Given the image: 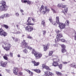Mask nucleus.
Wrapping results in <instances>:
<instances>
[{
    "instance_id": "obj_1",
    "label": "nucleus",
    "mask_w": 76,
    "mask_h": 76,
    "mask_svg": "<svg viewBox=\"0 0 76 76\" xmlns=\"http://www.w3.org/2000/svg\"><path fill=\"white\" fill-rule=\"evenodd\" d=\"M2 5L0 7V10L1 11H7L8 9V7L6 5V2L2 1L1 2Z\"/></svg>"
},
{
    "instance_id": "obj_2",
    "label": "nucleus",
    "mask_w": 76,
    "mask_h": 76,
    "mask_svg": "<svg viewBox=\"0 0 76 76\" xmlns=\"http://www.w3.org/2000/svg\"><path fill=\"white\" fill-rule=\"evenodd\" d=\"M22 47L23 48H26L29 49L31 51L32 50V48L31 47L28 46V43L26 42V40H23L22 42H21Z\"/></svg>"
},
{
    "instance_id": "obj_3",
    "label": "nucleus",
    "mask_w": 76,
    "mask_h": 76,
    "mask_svg": "<svg viewBox=\"0 0 76 76\" xmlns=\"http://www.w3.org/2000/svg\"><path fill=\"white\" fill-rule=\"evenodd\" d=\"M31 53L32 54H34L37 59H39L42 57V54L38 52H36V51H35V50L34 49H33Z\"/></svg>"
},
{
    "instance_id": "obj_4",
    "label": "nucleus",
    "mask_w": 76,
    "mask_h": 76,
    "mask_svg": "<svg viewBox=\"0 0 76 76\" xmlns=\"http://www.w3.org/2000/svg\"><path fill=\"white\" fill-rule=\"evenodd\" d=\"M25 30L29 32H31L33 31L34 28L32 26H28L25 27Z\"/></svg>"
},
{
    "instance_id": "obj_5",
    "label": "nucleus",
    "mask_w": 76,
    "mask_h": 76,
    "mask_svg": "<svg viewBox=\"0 0 76 76\" xmlns=\"http://www.w3.org/2000/svg\"><path fill=\"white\" fill-rule=\"evenodd\" d=\"M0 35L5 37L7 35V33L4 31L3 29L0 28Z\"/></svg>"
},
{
    "instance_id": "obj_6",
    "label": "nucleus",
    "mask_w": 76,
    "mask_h": 76,
    "mask_svg": "<svg viewBox=\"0 0 76 76\" xmlns=\"http://www.w3.org/2000/svg\"><path fill=\"white\" fill-rule=\"evenodd\" d=\"M49 46H50V43H48L47 44L43 45V51H47V50L49 49Z\"/></svg>"
},
{
    "instance_id": "obj_7",
    "label": "nucleus",
    "mask_w": 76,
    "mask_h": 76,
    "mask_svg": "<svg viewBox=\"0 0 76 76\" xmlns=\"http://www.w3.org/2000/svg\"><path fill=\"white\" fill-rule=\"evenodd\" d=\"M7 46L5 48H4V50H6V51H9V50H10V48H11V45H10V43H7Z\"/></svg>"
},
{
    "instance_id": "obj_8",
    "label": "nucleus",
    "mask_w": 76,
    "mask_h": 76,
    "mask_svg": "<svg viewBox=\"0 0 76 76\" xmlns=\"http://www.w3.org/2000/svg\"><path fill=\"white\" fill-rule=\"evenodd\" d=\"M59 27L60 29H64L66 27V24L63 23H60L59 24Z\"/></svg>"
},
{
    "instance_id": "obj_9",
    "label": "nucleus",
    "mask_w": 76,
    "mask_h": 76,
    "mask_svg": "<svg viewBox=\"0 0 76 76\" xmlns=\"http://www.w3.org/2000/svg\"><path fill=\"white\" fill-rule=\"evenodd\" d=\"M45 8L44 7L43 5H42L40 8V11L41 13H42L43 15L45 13V12L44 11L45 10L44 9Z\"/></svg>"
},
{
    "instance_id": "obj_10",
    "label": "nucleus",
    "mask_w": 76,
    "mask_h": 76,
    "mask_svg": "<svg viewBox=\"0 0 76 76\" xmlns=\"http://www.w3.org/2000/svg\"><path fill=\"white\" fill-rule=\"evenodd\" d=\"M42 67L44 69H46L47 70H51V69L48 66L45 65V64H42Z\"/></svg>"
},
{
    "instance_id": "obj_11",
    "label": "nucleus",
    "mask_w": 76,
    "mask_h": 76,
    "mask_svg": "<svg viewBox=\"0 0 76 76\" xmlns=\"http://www.w3.org/2000/svg\"><path fill=\"white\" fill-rule=\"evenodd\" d=\"M53 62L52 64L53 66L56 67V66H58V63L57 62V61H54V59H53Z\"/></svg>"
},
{
    "instance_id": "obj_12",
    "label": "nucleus",
    "mask_w": 76,
    "mask_h": 76,
    "mask_svg": "<svg viewBox=\"0 0 76 76\" xmlns=\"http://www.w3.org/2000/svg\"><path fill=\"white\" fill-rule=\"evenodd\" d=\"M18 68L17 67L14 68L13 73L15 75H18Z\"/></svg>"
},
{
    "instance_id": "obj_13",
    "label": "nucleus",
    "mask_w": 76,
    "mask_h": 76,
    "mask_svg": "<svg viewBox=\"0 0 76 76\" xmlns=\"http://www.w3.org/2000/svg\"><path fill=\"white\" fill-rule=\"evenodd\" d=\"M31 62L32 63H33V64H34V66H39V64H40V63L39 62H37L35 61H32Z\"/></svg>"
},
{
    "instance_id": "obj_14",
    "label": "nucleus",
    "mask_w": 76,
    "mask_h": 76,
    "mask_svg": "<svg viewBox=\"0 0 76 76\" xmlns=\"http://www.w3.org/2000/svg\"><path fill=\"white\" fill-rule=\"evenodd\" d=\"M0 63L1 64V66L3 67H5L7 64V62H3V61H1L0 62Z\"/></svg>"
},
{
    "instance_id": "obj_15",
    "label": "nucleus",
    "mask_w": 76,
    "mask_h": 76,
    "mask_svg": "<svg viewBox=\"0 0 76 76\" xmlns=\"http://www.w3.org/2000/svg\"><path fill=\"white\" fill-rule=\"evenodd\" d=\"M63 37V34L62 33L59 34L57 35L56 38L61 40V38Z\"/></svg>"
},
{
    "instance_id": "obj_16",
    "label": "nucleus",
    "mask_w": 76,
    "mask_h": 76,
    "mask_svg": "<svg viewBox=\"0 0 76 76\" xmlns=\"http://www.w3.org/2000/svg\"><path fill=\"white\" fill-rule=\"evenodd\" d=\"M33 71H34V72H35L36 73H41V71L39 69H34L32 70Z\"/></svg>"
},
{
    "instance_id": "obj_17",
    "label": "nucleus",
    "mask_w": 76,
    "mask_h": 76,
    "mask_svg": "<svg viewBox=\"0 0 76 76\" xmlns=\"http://www.w3.org/2000/svg\"><path fill=\"white\" fill-rule=\"evenodd\" d=\"M53 75V73L51 72H47L46 73V75L48 76H52Z\"/></svg>"
},
{
    "instance_id": "obj_18",
    "label": "nucleus",
    "mask_w": 76,
    "mask_h": 76,
    "mask_svg": "<svg viewBox=\"0 0 76 76\" xmlns=\"http://www.w3.org/2000/svg\"><path fill=\"white\" fill-rule=\"evenodd\" d=\"M56 73L57 75H58V76H61L63 75L61 73L58 71H56Z\"/></svg>"
},
{
    "instance_id": "obj_19",
    "label": "nucleus",
    "mask_w": 76,
    "mask_h": 76,
    "mask_svg": "<svg viewBox=\"0 0 76 76\" xmlns=\"http://www.w3.org/2000/svg\"><path fill=\"white\" fill-rule=\"evenodd\" d=\"M7 56H9V55H7V54H5L4 55V56H3L4 58L6 60H7L8 58L7 57Z\"/></svg>"
},
{
    "instance_id": "obj_20",
    "label": "nucleus",
    "mask_w": 76,
    "mask_h": 76,
    "mask_svg": "<svg viewBox=\"0 0 76 76\" xmlns=\"http://www.w3.org/2000/svg\"><path fill=\"white\" fill-rule=\"evenodd\" d=\"M45 11L44 12H45V13L47 12V13H48L49 12V11H50V9H48L47 8V7L45 6Z\"/></svg>"
},
{
    "instance_id": "obj_21",
    "label": "nucleus",
    "mask_w": 76,
    "mask_h": 76,
    "mask_svg": "<svg viewBox=\"0 0 76 76\" xmlns=\"http://www.w3.org/2000/svg\"><path fill=\"white\" fill-rule=\"evenodd\" d=\"M61 52L63 54H64V53L67 52V50L65 48H62L61 50Z\"/></svg>"
},
{
    "instance_id": "obj_22",
    "label": "nucleus",
    "mask_w": 76,
    "mask_h": 76,
    "mask_svg": "<svg viewBox=\"0 0 76 76\" xmlns=\"http://www.w3.org/2000/svg\"><path fill=\"white\" fill-rule=\"evenodd\" d=\"M53 51H50L49 53V56H51L53 54Z\"/></svg>"
},
{
    "instance_id": "obj_23",
    "label": "nucleus",
    "mask_w": 76,
    "mask_h": 76,
    "mask_svg": "<svg viewBox=\"0 0 76 76\" xmlns=\"http://www.w3.org/2000/svg\"><path fill=\"white\" fill-rule=\"evenodd\" d=\"M7 17L6 14H4V15H2L1 17V19H4V18H6Z\"/></svg>"
},
{
    "instance_id": "obj_24",
    "label": "nucleus",
    "mask_w": 76,
    "mask_h": 76,
    "mask_svg": "<svg viewBox=\"0 0 76 76\" xmlns=\"http://www.w3.org/2000/svg\"><path fill=\"white\" fill-rule=\"evenodd\" d=\"M3 27L6 28L7 29L9 28V26H7V25H6V24H4L3 25Z\"/></svg>"
},
{
    "instance_id": "obj_25",
    "label": "nucleus",
    "mask_w": 76,
    "mask_h": 76,
    "mask_svg": "<svg viewBox=\"0 0 76 76\" xmlns=\"http://www.w3.org/2000/svg\"><path fill=\"white\" fill-rule=\"evenodd\" d=\"M55 43H57V42H58L59 41H60V40L58 39V38H57V39H55Z\"/></svg>"
},
{
    "instance_id": "obj_26",
    "label": "nucleus",
    "mask_w": 76,
    "mask_h": 76,
    "mask_svg": "<svg viewBox=\"0 0 76 76\" xmlns=\"http://www.w3.org/2000/svg\"><path fill=\"white\" fill-rule=\"evenodd\" d=\"M59 68L60 69H61L63 67V65H62V64H60L59 65H58V66Z\"/></svg>"
},
{
    "instance_id": "obj_27",
    "label": "nucleus",
    "mask_w": 76,
    "mask_h": 76,
    "mask_svg": "<svg viewBox=\"0 0 76 76\" xmlns=\"http://www.w3.org/2000/svg\"><path fill=\"white\" fill-rule=\"evenodd\" d=\"M71 66L72 67H75V68H76V64L75 63L72 64L71 65Z\"/></svg>"
},
{
    "instance_id": "obj_28",
    "label": "nucleus",
    "mask_w": 76,
    "mask_h": 76,
    "mask_svg": "<svg viewBox=\"0 0 76 76\" xmlns=\"http://www.w3.org/2000/svg\"><path fill=\"white\" fill-rule=\"evenodd\" d=\"M61 47L62 48L66 49V46L65 45H64L63 44L61 45Z\"/></svg>"
},
{
    "instance_id": "obj_29",
    "label": "nucleus",
    "mask_w": 76,
    "mask_h": 76,
    "mask_svg": "<svg viewBox=\"0 0 76 76\" xmlns=\"http://www.w3.org/2000/svg\"><path fill=\"white\" fill-rule=\"evenodd\" d=\"M23 52L24 53H28V50L26 49H25L23 50Z\"/></svg>"
},
{
    "instance_id": "obj_30",
    "label": "nucleus",
    "mask_w": 76,
    "mask_h": 76,
    "mask_svg": "<svg viewBox=\"0 0 76 76\" xmlns=\"http://www.w3.org/2000/svg\"><path fill=\"white\" fill-rule=\"evenodd\" d=\"M52 24L53 25H55V26H57L58 23L56 22H52Z\"/></svg>"
},
{
    "instance_id": "obj_31",
    "label": "nucleus",
    "mask_w": 76,
    "mask_h": 76,
    "mask_svg": "<svg viewBox=\"0 0 76 76\" xmlns=\"http://www.w3.org/2000/svg\"><path fill=\"white\" fill-rule=\"evenodd\" d=\"M29 74V75H30V76H33V75H34V73H33V72L31 71H30Z\"/></svg>"
},
{
    "instance_id": "obj_32",
    "label": "nucleus",
    "mask_w": 76,
    "mask_h": 76,
    "mask_svg": "<svg viewBox=\"0 0 76 76\" xmlns=\"http://www.w3.org/2000/svg\"><path fill=\"white\" fill-rule=\"evenodd\" d=\"M6 46V44L4 43L2 44V47L4 49V48H5Z\"/></svg>"
},
{
    "instance_id": "obj_33",
    "label": "nucleus",
    "mask_w": 76,
    "mask_h": 76,
    "mask_svg": "<svg viewBox=\"0 0 76 76\" xmlns=\"http://www.w3.org/2000/svg\"><path fill=\"white\" fill-rule=\"evenodd\" d=\"M43 35H45V34L46 33V31H45V30H43Z\"/></svg>"
},
{
    "instance_id": "obj_34",
    "label": "nucleus",
    "mask_w": 76,
    "mask_h": 76,
    "mask_svg": "<svg viewBox=\"0 0 76 76\" xmlns=\"http://www.w3.org/2000/svg\"><path fill=\"white\" fill-rule=\"evenodd\" d=\"M27 38L29 39H32V37H31L30 35H29L27 36Z\"/></svg>"
},
{
    "instance_id": "obj_35",
    "label": "nucleus",
    "mask_w": 76,
    "mask_h": 76,
    "mask_svg": "<svg viewBox=\"0 0 76 76\" xmlns=\"http://www.w3.org/2000/svg\"><path fill=\"white\" fill-rule=\"evenodd\" d=\"M42 24L43 26H45V21L43 20L42 22Z\"/></svg>"
},
{
    "instance_id": "obj_36",
    "label": "nucleus",
    "mask_w": 76,
    "mask_h": 76,
    "mask_svg": "<svg viewBox=\"0 0 76 76\" xmlns=\"http://www.w3.org/2000/svg\"><path fill=\"white\" fill-rule=\"evenodd\" d=\"M10 55L11 57H13V53L10 52Z\"/></svg>"
},
{
    "instance_id": "obj_37",
    "label": "nucleus",
    "mask_w": 76,
    "mask_h": 76,
    "mask_svg": "<svg viewBox=\"0 0 76 76\" xmlns=\"http://www.w3.org/2000/svg\"><path fill=\"white\" fill-rule=\"evenodd\" d=\"M61 41L63 42H66V40L64 39H61Z\"/></svg>"
},
{
    "instance_id": "obj_38",
    "label": "nucleus",
    "mask_w": 76,
    "mask_h": 76,
    "mask_svg": "<svg viewBox=\"0 0 76 76\" xmlns=\"http://www.w3.org/2000/svg\"><path fill=\"white\" fill-rule=\"evenodd\" d=\"M35 25V24L32 23H27V25Z\"/></svg>"
},
{
    "instance_id": "obj_39",
    "label": "nucleus",
    "mask_w": 76,
    "mask_h": 76,
    "mask_svg": "<svg viewBox=\"0 0 76 76\" xmlns=\"http://www.w3.org/2000/svg\"><path fill=\"white\" fill-rule=\"evenodd\" d=\"M18 75H19L22 76V75H23V72H18Z\"/></svg>"
},
{
    "instance_id": "obj_40",
    "label": "nucleus",
    "mask_w": 76,
    "mask_h": 76,
    "mask_svg": "<svg viewBox=\"0 0 76 76\" xmlns=\"http://www.w3.org/2000/svg\"><path fill=\"white\" fill-rule=\"evenodd\" d=\"M51 10L52 11L53 13H56V11H55L53 9L51 8Z\"/></svg>"
},
{
    "instance_id": "obj_41",
    "label": "nucleus",
    "mask_w": 76,
    "mask_h": 76,
    "mask_svg": "<svg viewBox=\"0 0 76 76\" xmlns=\"http://www.w3.org/2000/svg\"><path fill=\"white\" fill-rule=\"evenodd\" d=\"M15 15L16 16H17V17H19V14L18 13V12H16L15 13Z\"/></svg>"
},
{
    "instance_id": "obj_42",
    "label": "nucleus",
    "mask_w": 76,
    "mask_h": 76,
    "mask_svg": "<svg viewBox=\"0 0 76 76\" xmlns=\"http://www.w3.org/2000/svg\"><path fill=\"white\" fill-rule=\"evenodd\" d=\"M19 41V38H16L15 39V42H18Z\"/></svg>"
},
{
    "instance_id": "obj_43",
    "label": "nucleus",
    "mask_w": 76,
    "mask_h": 76,
    "mask_svg": "<svg viewBox=\"0 0 76 76\" xmlns=\"http://www.w3.org/2000/svg\"><path fill=\"white\" fill-rule=\"evenodd\" d=\"M68 9V8H66L64 9V11L65 12H67V10Z\"/></svg>"
},
{
    "instance_id": "obj_44",
    "label": "nucleus",
    "mask_w": 76,
    "mask_h": 76,
    "mask_svg": "<svg viewBox=\"0 0 76 76\" xmlns=\"http://www.w3.org/2000/svg\"><path fill=\"white\" fill-rule=\"evenodd\" d=\"M6 14L7 18H8V17H10V15L8 14V13H6Z\"/></svg>"
},
{
    "instance_id": "obj_45",
    "label": "nucleus",
    "mask_w": 76,
    "mask_h": 76,
    "mask_svg": "<svg viewBox=\"0 0 76 76\" xmlns=\"http://www.w3.org/2000/svg\"><path fill=\"white\" fill-rule=\"evenodd\" d=\"M53 46L55 47H58V44H56L53 45Z\"/></svg>"
},
{
    "instance_id": "obj_46",
    "label": "nucleus",
    "mask_w": 76,
    "mask_h": 76,
    "mask_svg": "<svg viewBox=\"0 0 76 76\" xmlns=\"http://www.w3.org/2000/svg\"><path fill=\"white\" fill-rule=\"evenodd\" d=\"M56 22H57L56 23H57L58 24H59H59H60V21H59V19H57Z\"/></svg>"
},
{
    "instance_id": "obj_47",
    "label": "nucleus",
    "mask_w": 76,
    "mask_h": 76,
    "mask_svg": "<svg viewBox=\"0 0 76 76\" xmlns=\"http://www.w3.org/2000/svg\"><path fill=\"white\" fill-rule=\"evenodd\" d=\"M62 63L64 64H67V63H69V62H63Z\"/></svg>"
},
{
    "instance_id": "obj_48",
    "label": "nucleus",
    "mask_w": 76,
    "mask_h": 76,
    "mask_svg": "<svg viewBox=\"0 0 76 76\" xmlns=\"http://www.w3.org/2000/svg\"><path fill=\"white\" fill-rule=\"evenodd\" d=\"M27 3L29 4V5H31V1H27Z\"/></svg>"
},
{
    "instance_id": "obj_49",
    "label": "nucleus",
    "mask_w": 76,
    "mask_h": 76,
    "mask_svg": "<svg viewBox=\"0 0 76 76\" xmlns=\"http://www.w3.org/2000/svg\"><path fill=\"white\" fill-rule=\"evenodd\" d=\"M16 34H20V31L19 30L18 31L16 32Z\"/></svg>"
},
{
    "instance_id": "obj_50",
    "label": "nucleus",
    "mask_w": 76,
    "mask_h": 76,
    "mask_svg": "<svg viewBox=\"0 0 76 76\" xmlns=\"http://www.w3.org/2000/svg\"><path fill=\"white\" fill-rule=\"evenodd\" d=\"M56 32L58 34L60 32V31L58 30H57L56 31Z\"/></svg>"
},
{
    "instance_id": "obj_51",
    "label": "nucleus",
    "mask_w": 76,
    "mask_h": 76,
    "mask_svg": "<svg viewBox=\"0 0 76 76\" xmlns=\"http://www.w3.org/2000/svg\"><path fill=\"white\" fill-rule=\"evenodd\" d=\"M27 21L28 23H30V22H31V19H28Z\"/></svg>"
},
{
    "instance_id": "obj_52",
    "label": "nucleus",
    "mask_w": 76,
    "mask_h": 76,
    "mask_svg": "<svg viewBox=\"0 0 76 76\" xmlns=\"http://www.w3.org/2000/svg\"><path fill=\"white\" fill-rule=\"evenodd\" d=\"M6 70L7 71V73H8L10 72V70H9L8 69H6Z\"/></svg>"
},
{
    "instance_id": "obj_53",
    "label": "nucleus",
    "mask_w": 76,
    "mask_h": 76,
    "mask_svg": "<svg viewBox=\"0 0 76 76\" xmlns=\"http://www.w3.org/2000/svg\"><path fill=\"white\" fill-rule=\"evenodd\" d=\"M66 6L65 5H62V8H65L66 7Z\"/></svg>"
},
{
    "instance_id": "obj_54",
    "label": "nucleus",
    "mask_w": 76,
    "mask_h": 76,
    "mask_svg": "<svg viewBox=\"0 0 76 76\" xmlns=\"http://www.w3.org/2000/svg\"><path fill=\"white\" fill-rule=\"evenodd\" d=\"M62 4H59L58 5V7H61L62 6Z\"/></svg>"
},
{
    "instance_id": "obj_55",
    "label": "nucleus",
    "mask_w": 76,
    "mask_h": 76,
    "mask_svg": "<svg viewBox=\"0 0 76 76\" xmlns=\"http://www.w3.org/2000/svg\"><path fill=\"white\" fill-rule=\"evenodd\" d=\"M25 70H26V71L27 72H28V73H29V72H30L31 71H30V70H29V69H25Z\"/></svg>"
},
{
    "instance_id": "obj_56",
    "label": "nucleus",
    "mask_w": 76,
    "mask_h": 76,
    "mask_svg": "<svg viewBox=\"0 0 76 76\" xmlns=\"http://www.w3.org/2000/svg\"><path fill=\"white\" fill-rule=\"evenodd\" d=\"M66 23V26H69V23Z\"/></svg>"
},
{
    "instance_id": "obj_57",
    "label": "nucleus",
    "mask_w": 76,
    "mask_h": 76,
    "mask_svg": "<svg viewBox=\"0 0 76 76\" xmlns=\"http://www.w3.org/2000/svg\"><path fill=\"white\" fill-rule=\"evenodd\" d=\"M69 23V20H66V23Z\"/></svg>"
},
{
    "instance_id": "obj_58",
    "label": "nucleus",
    "mask_w": 76,
    "mask_h": 76,
    "mask_svg": "<svg viewBox=\"0 0 76 76\" xmlns=\"http://www.w3.org/2000/svg\"><path fill=\"white\" fill-rule=\"evenodd\" d=\"M49 20L50 22L51 23H52V22H53V20H52V19H49Z\"/></svg>"
},
{
    "instance_id": "obj_59",
    "label": "nucleus",
    "mask_w": 76,
    "mask_h": 76,
    "mask_svg": "<svg viewBox=\"0 0 76 76\" xmlns=\"http://www.w3.org/2000/svg\"><path fill=\"white\" fill-rule=\"evenodd\" d=\"M27 1H27L25 0V1H24L23 3H27Z\"/></svg>"
},
{
    "instance_id": "obj_60",
    "label": "nucleus",
    "mask_w": 76,
    "mask_h": 76,
    "mask_svg": "<svg viewBox=\"0 0 76 76\" xmlns=\"http://www.w3.org/2000/svg\"><path fill=\"white\" fill-rule=\"evenodd\" d=\"M56 19H59V17H56Z\"/></svg>"
},
{
    "instance_id": "obj_61",
    "label": "nucleus",
    "mask_w": 76,
    "mask_h": 76,
    "mask_svg": "<svg viewBox=\"0 0 76 76\" xmlns=\"http://www.w3.org/2000/svg\"><path fill=\"white\" fill-rule=\"evenodd\" d=\"M20 11L21 12V13H23V11L22 10H20Z\"/></svg>"
},
{
    "instance_id": "obj_62",
    "label": "nucleus",
    "mask_w": 76,
    "mask_h": 76,
    "mask_svg": "<svg viewBox=\"0 0 76 76\" xmlns=\"http://www.w3.org/2000/svg\"><path fill=\"white\" fill-rule=\"evenodd\" d=\"M68 54H69V53H68V52H66L65 55H68Z\"/></svg>"
},
{
    "instance_id": "obj_63",
    "label": "nucleus",
    "mask_w": 76,
    "mask_h": 76,
    "mask_svg": "<svg viewBox=\"0 0 76 76\" xmlns=\"http://www.w3.org/2000/svg\"><path fill=\"white\" fill-rule=\"evenodd\" d=\"M32 20L33 21V22H35V19H32Z\"/></svg>"
},
{
    "instance_id": "obj_64",
    "label": "nucleus",
    "mask_w": 76,
    "mask_h": 76,
    "mask_svg": "<svg viewBox=\"0 0 76 76\" xmlns=\"http://www.w3.org/2000/svg\"><path fill=\"white\" fill-rule=\"evenodd\" d=\"M75 40H76V36H75Z\"/></svg>"
}]
</instances>
